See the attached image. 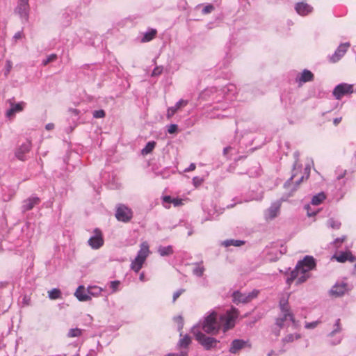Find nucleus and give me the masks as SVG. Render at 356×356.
I'll list each match as a JSON object with an SVG mask.
<instances>
[{
    "label": "nucleus",
    "instance_id": "2",
    "mask_svg": "<svg viewBox=\"0 0 356 356\" xmlns=\"http://www.w3.org/2000/svg\"><path fill=\"white\" fill-rule=\"evenodd\" d=\"M316 267V261L312 256H305L303 259L299 261L296 268L291 271L286 277V283L291 285L294 281L296 284L306 282L311 276V270Z\"/></svg>",
    "mask_w": 356,
    "mask_h": 356
},
{
    "label": "nucleus",
    "instance_id": "34",
    "mask_svg": "<svg viewBox=\"0 0 356 356\" xmlns=\"http://www.w3.org/2000/svg\"><path fill=\"white\" fill-rule=\"evenodd\" d=\"M233 300L234 302H243L245 301L244 298L239 291H235L233 293Z\"/></svg>",
    "mask_w": 356,
    "mask_h": 356
},
{
    "label": "nucleus",
    "instance_id": "38",
    "mask_svg": "<svg viewBox=\"0 0 356 356\" xmlns=\"http://www.w3.org/2000/svg\"><path fill=\"white\" fill-rule=\"evenodd\" d=\"M105 116V112L104 110H97L93 112V117L95 118H102Z\"/></svg>",
    "mask_w": 356,
    "mask_h": 356
},
{
    "label": "nucleus",
    "instance_id": "16",
    "mask_svg": "<svg viewBox=\"0 0 356 356\" xmlns=\"http://www.w3.org/2000/svg\"><path fill=\"white\" fill-rule=\"evenodd\" d=\"M295 9L299 15L302 16L307 15L312 11V7L304 2L298 3Z\"/></svg>",
    "mask_w": 356,
    "mask_h": 356
},
{
    "label": "nucleus",
    "instance_id": "47",
    "mask_svg": "<svg viewBox=\"0 0 356 356\" xmlns=\"http://www.w3.org/2000/svg\"><path fill=\"white\" fill-rule=\"evenodd\" d=\"M213 10L212 5H208L203 8V13L207 14L211 13Z\"/></svg>",
    "mask_w": 356,
    "mask_h": 356
},
{
    "label": "nucleus",
    "instance_id": "55",
    "mask_svg": "<svg viewBox=\"0 0 356 356\" xmlns=\"http://www.w3.org/2000/svg\"><path fill=\"white\" fill-rule=\"evenodd\" d=\"M341 121V118H334L333 120V123L334 125H337Z\"/></svg>",
    "mask_w": 356,
    "mask_h": 356
},
{
    "label": "nucleus",
    "instance_id": "6",
    "mask_svg": "<svg viewBox=\"0 0 356 356\" xmlns=\"http://www.w3.org/2000/svg\"><path fill=\"white\" fill-rule=\"evenodd\" d=\"M191 332L195 336V339L207 350L215 347L218 343L216 339L207 337L204 334L201 332L197 326L193 327Z\"/></svg>",
    "mask_w": 356,
    "mask_h": 356
},
{
    "label": "nucleus",
    "instance_id": "26",
    "mask_svg": "<svg viewBox=\"0 0 356 356\" xmlns=\"http://www.w3.org/2000/svg\"><path fill=\"white\" fill-rule=\"evenodd\" d=\"M156 146V142L149 141L147 143L145 147L141 150V154L143 155H147L151 153Z\"/></svg>",
    "mask_w": 356,
    "mask_h": 356
},
{
    "label": "nucleus",
    "instance_id": "49",
    "mask_svg": "<svg viewBox=\"0 0 356 356\" xmlns=\"http://www.w3.org/2000/svg\"><path fill=\"white\" fill-rule=\"evenodd\" d=\"M176 321L179 323V330H181L182 327H183V321H182V318L181 316H178L176 318Z\"/></svg>",
    "mask_w": 356,
    "mask_h": 356
},
{
    "label": "nucleus",
    "instance_id": "27",
    "mask_svg": "<svg viewBox=\"0 0 356 356\" xmlns=\"http://www.w3.org/2000/svg\"><path fill=\"white\" fill-rule=\"evenodd\" d=\"M158 252L160 254L161 256H168L172 254L173 250L172 248L170 245L168 246H160L158 249Z\"/></svg>",
    "mask_w": 356,
    "mask_h": 356
},
{
    "label": "nucleus",
    "instance_id": "22",
    "mask_svg": "<svg viewBox=\"0 0 356 356\" xmlns=\"http://www.w3.org/2000/svg\"><path fill=\"white\" fill-rule=\"evenodd\" d=\"M245 342L243 340L233 341L229 351L232 353H236L239 350L243 348Z\"/></svg>",
    "mask_w": 356,
    "mask_h": 356
},
{
    "label": "nucleus",
    "instance_id": "15",
    "mask_svg": "<svg viewBox=\"0 0 356 356\" xmlns=\"http://www.w3.org/2000/svg\"><path fill=\"white\" fill-rule=\"evenodd\" d=\"M187 104V100L180 99L174 106L168 108L166 114L168 119H170L179 109L186 106Z\"/></svg>",
    "mask_w": 356,
    "mask_h": 356
},
{
    "label": "nucleus",
    "instance_id": "40",
    "mask_svg": "<svg viewBox=\"0 0 356 356\" xmlns=\"http://www.w3.org/2000/svg\"><path fill=\"white\" fill-rule=\"evenodd\" d=\"M120 284V281L118 280L111 282L110 286L112 289L113 292H115L118 291Z\"/></svg>",
    "mask_w": 356,
    "mask_h": 356
},
{
    "label": "nucleus",
    "instance_id": "48",
    "mask_svg": "<svg viewBox=\"0 0 356 356\" xmlns=\"http://www.w3.org/2000/svg\"><path fill=\"white\" fill-rule=\"evenodd\" d=\"M172 203L175 206H179V205H181L183 204L182 202V200L181 199H178V198H174L172 199Z\"/></svg>",
    "mask_w": 356,
    "mask_h": 356
},
{
    "label": "nucleus",
    "instance_id": "61",
    "mask_svg": "<svg viewBox=\"0 0 356 356\" xmlns=\"http://www.w3.org/2000/svg\"><path fill=\"white\" fill-rule=\"evenodd\" d=\"M29 148H30V145L29 144V145L25 146L24 151L28 152L29 150Z\"/></svg>",
    "mask_w": 356,
    "mask_h": 356
},
{
    "label": "nucleus",
    "instance_id": "59",
    "mask_svg": "<svg viewBox=\"0 0 356 356\" xmlns=\"http://www.w3.org/2000/svg\"><path fill=\"white\" fill-rule=\"evenodd\" d=\"M193 180V182H194V184H195V185H196L197 183H198V184H200V180H199V179H198L197 177H194Z\"/></svg>",
    "mask_w": 356,
    "mask_h": 356
},
{
    "label": "nucleus",
    "instance_id": "17",
    "mask_svg": "<svg viewBox=\"0 0 356 356\" xmlns=\"http://www.w3.org/2000/svg\"><path fill=\"white\" fill-rule=\"evenodd\" d=\"M313 79L314 74L308 70H304L302 72L296 77V81L298 82L299 84L312 81Z\"/></svg>",
    "mask_w": 356,
    "mask_h": 356
},
{
    "label": "nucleus",
    "instance_id": "60",
    "mask_svg": "<svg viewBox=\"0 0 356 356\" xmlns=\"http://www.w3.org/2000/svg\"><path fill=\"white\" fill-rule=\"evenodd\" d=\"M139 278H140V280L144 281V278H145L144 274L141 273Z\"/></svg>",
    "mask_w": 356,
    "mask_h": 356
},
{
    "label": "nucleus",
    "instance_id": "4",
    "mask_svg": "<svg viewBox=\"0 0 356 356\" xmlns=\"http://www.w3.org/2000/svg\"><path fill=\"white\" fill-rule=\"evenodd\" d=\"M286 247L280 243H273L267 246L264 251L265 259L268 261H277L283 254L286 253Z\"/></svg>",
    "mask_w": 356,
    "mask_h": 356
},
{
    "label": "nucleus",
    "instance_id": "64",
    "mask_svg": "<svg viewBox=\"0 0 356 356\" xmlns=\"http://www.w3.org/2000/svg\"><path fill=\"white\" fill-rule=\"evenodd\" d=\"M354 272L356 273V264L355 265Z\"/></svg>",
    "mask_w": 356,
    "mask_h": 356
},
{
    "label": "nucleus",
    "instance_id": "57",
    "mask_svg": "<svg viewBox=\"0 0 356 356\" xmlns=\"http://www.w3.org/2000/svg\"><path fill=\"white\" fill-rule=\"evenodd\" d=\"M309 171H310V169L309 168H305V175H306V179L308 178L309 177Z\"/></svg>",
    "mask_w": 356,
    "mask_h": 356
},
{
    "label": "nucleus",
    "instance_id": "3",
    "mask_svg": "<svg viewBox=\"0 0 356 356\" xmlns=\"http://www.w3.org/2000/svg\"><path fill=\"white\" fill-rule=\"evenodd\" d=\"M149 253L150 251L148 243L147 241L143 242L140 245V250L138 252L136 257L131 264V268L138 273L142 268Z\"/></svg>",
    "mask_w": 356,
    "mask_h": 356
},
{
    "label": "nucleus",
    "instance_id": "51",
    "mask_svg": "<svg viewBox=\"0 0 356 356\" xmlns=\"http://www.w3.org/2000/svg\"><path fill=\"white\" fill-rule=\"evenodd\" d=\"M346 237L343 236L341 238H338L334 241L335 245H338L339 243H341L344 241Z\"/></svg>",
    "mask_w": 356,
    "mask_h": 356
},
{
    "label": "nucleus",
    "instance_id": "45",
    "mask_svg": "<svg viewBox=\"0 0 356 356\" xmlns=\"http://www.w3.org/2000/svg\"><path fill=\"white\" fill-rule=\"evenodd\" d=\"M184 289H179L174 293L173 294V302H175L176 300L181 296V294L184 292Z\"/></svg>",
    "mask_w": 356,
    "mask_h": 356
},
{
    "label": "nucleus",
    "instance_id": "29",
    "mask_svg": "<svg viewBox=\"0 0 356 356\" xmlns=\"http://www.w3.org/2000/svg\"><path fill=\"white\" fill-rule=\"evenodd\" d=\"M191 342V339L188 335H185L179 341V346L181 348H187Z\"/></svg>",
    "mask_w": 356,
    "mask_h": 356
},
{
    "label": "nucleus",
    "instance_id": "21",
    "mask_svg": "<svg viewBox=\"0 0 356 356\" xmlns=\"http://www.w3.org/2000/svg\"><path fill=\"white\" fill-rule=\"evenodd\" d=\"M296 163L294 165V169H293V173L291 176V177L290 178L289 180H288L286 184H284V186L287 188H290L291 187V185L293 183L296 184V186H298L302 181V180L304 179L305 178V175H301L300 177H298L297 179L294 180L296 177L297 176L296 175Z\"/></svg>",
    "mask_w": 356,
    "mask_h": 356
},
{
    "label": "nucleus",
    "instance_id": "18",
    "mask_svg": "<svg viewBox=\"0 0 356 356\" xmlns=\"http://www.w3.org/2000/svg\"><path fill=\"white\" fill-rule=\"evenodd\" d=\"M74 296L79 301H88L91 299L88 292H86L85 287L83 286H79L77 288L74 293Z\"/></svg>",
    "mask_w": 356,
    "mask_h": 356
},
{
    "label": "nucleus",
    "instance_id": "44",
    "mask_svg": "<svg viewBox=\"0 0 356 356\" xmlns=\"http://www.w3.org/2000/svg\"><path fill=\"white\" fill-rule=\"evenodd\" d=\"M339 322H340V320L337 319L336 321V323H335L336 328L330 333L331 337H333L335 333L340 331Z\"/></svg>",
    "mask_w": 356,
    "mask_h": 356
},
{
    "label": "nucleus",
    "instance_id": "28",
    "mask_svg": "<svg viewBox=\"0 0 356 356\" xmlns=\"http://www.w3.org/2000/svg\"><path fill=\"white\" fill-rule=\"evenodd\" d=\"M325 199V195L323 193H320L314 195L312 199V204L313 205L320 204Z\"/></svg>",
    "mask_w": 356,
    "mask_h": 356
},
{
    "label": "nucleus",
    "instance_id": "43",
    "mask_svg": "<svg viewBox=\"0 0 356 356\" xmlns=\"http://www.w3.org/2000/svg\"><path fill=\"white\" fill-rule=\"evenodd\" d=\"M177 131V125L172 124L168 127V131L169 134H175Z\"/></svg>",
    "mask_w": 356,
    "mask_h": 356
},
{
    "label": "nucleus",
    "instance_id": "56",
    "mask_svg": "<svg viewBox=\"0 0 356 356\" xmlns=\"http://www.w3.org/2000/svg\"><path fill=\"white\" fill-rule=\"evenodd\" d=\"M187 355V353L186 351H182L180 353V354L179 355H173V356H186Z\"/></svg>",
    "mask_w": 356,
    "mask_h": 356
},
{
    "label": "nucleus",
    "instance_id": "9",
    "mask_svg": "<svg viewBox=\"0 0 356 356\" xmlns=\"http://www.w3.org/2000/svg\"><path fill=\"white\" fill-rule=\"evenodd\" d=\"M353 92V85L348 83H340L334 88L333 90V95L337 99H341L343 96L352 93Z\"/></svg>",
    "mask_w": 356,
    "mask_h": 356
},
{
    "label": "nucleus",
    "instance_id": "8",
    "mask_svg": "<svg viewBox=\"0 0 356 356\" xmlns=\"http://www.w3.org/2000/svg\"><path fill=\"white\" fill-rule=\"evenodd\" d=\"M94 235L92 236L88 240V245L92 249H99L104 245V238L102 231L96 228L94 230Z\"/></svg>",
    "mask_w": 356,
    "mask_h": 356
},
{
    "label": "nucleus",
    "instance_id": "58",
    "mask_svg": "<svg viewBox=\"0 0 356 356\" xmlns=\"http://www.w3.org/2000/svg\"><path fill=\"white\" fill-rule=\"evenodd\" d=\"M340 341H341V339L339 338V339H336V340H334V341H332L331 343H332V344H333V345H337V344L339 343H340Z\"/></svg>",
    "mask_w": 356,
    "mask_h": 356
},
{
    "label": "nucleus",
    "instance_id": "46",
    "mask_svg": "<svg viewBox=\"0 0 356 356\" xmlns=\"http://www.w3.org/2000/svg\"><path fill=\"white\" fill-rule=\"evenodd\" d=\"M318 321H314V322H312V323H308L305 325V327L307 328V329H313L314 327H316L318 325Z\"/></svg>",
    "mask_w": 356,
    "mask_h": 356
},
{
    "label": "nucleus",
    "instance_id": "13",
    "mask_svg": "<svg viewBox=\"0 0 356 356\" xmlns=\"http://www.w3.org/2000/svg\"><path fill=\"white\" fill-rule=\"evenodd\" d=\"M280 206L281 203L280 201L273 202L265 213L266 218L271 220L275 218L280 212Z\"/></svg>",
    "mask_w": 356,
    "mask_h": 356
},
{
    "label": "nucleus",
    "instance_id": "23",
    "mask_svg": "<svg viewBox=\"0 0 356 356\" xmlns=\"http://www.w3.org/2000/svg\"><path fill=\"white\" fill-rule=\"evenodd\" d=\"M156 33H157V31L156 29L149 30V31L146 32L144 34L143 38L141 39V42H147L151 41L152 40H153L155 38Z\"/></svg>",
    "mask_w": 356,
    "mask_h": 356
},
{
    "label": "nucleus",
    "instance_id": "52",
    "mask_svg": "<svg viewBox=\"0 0 356 356\" xmlns=\"http://www.w3.org/2000/svg\"><path fill=\"white\" fill-rule=\"evenodd\" d=\"M172 199L170 196L166 195L163 197V201L167 203H172Z\"/></svg>",
    "mask_w": 356,
    "mask_h": 356
},
{
    "label": "nucleus",
    "instance_id": "63",
    "mask_svg": "<svg viewBox=\"0 0 356 356\" xmlns=\"http://www.w3.org/2000/svg\"><path fill=\"white\" fill-rule=\"evenodd\" d=\"M73 112H74L76 114H77V113H78V111H77V110H76V109H74V110L73 111Z\"/></svg>",
    "mask_w": 356,
    "mask_h": 356
},
{
    "label": "nucleus",
    "instance_id": "25",
    "mask_svg": "<svg viewBox=\"0 0 356 356\" xmlns=\"http://www.w3.org/2000/svg\"><path fill=\"white\" fill-rule=\"evenodd\" d=\"M87 291L90 296H99L101 294L103 289L97 286H88Z\"/></svg>",
    "mask_w": 356,
    "mask_h": 356
},
{
    "label": "nucleus",
    "instance_id": "10",
    "mask_svg": "<svg viewBox=\"0 0 356 356\" xmlns=\"http://www.w3.org/2000/svg\"><path fill=\"white\" fill-rule=\"evenodd\" d=\"M8 102L10 104V108L6 111V116L9 119H12L16 113L22 111L26 106V103L24 102L15 104L11 99H9Z\"/></svg>",
    "mask_w": 356,
    "mask_h": 356
},
{
    "label": "nucleus",
    "instance_id": "41",
    "mask_svg": "<svg viewBox=\"0 0 356 356\" xmlns=\"http://www.w3.org/2000/svg\"><path fill=\"white\" fill-rule=\"evenodd\" d=\"M162 72H163V67L157 66L153 70V71L152 72V76H159L162 73Z\"/></svg>",
    "mask_w": 356,
    "mask_h": 356
},
{
    "label": "nucleus",
    "instance_id": "5",
    "mask_svg": "<svg viewBox=\"0 0 356 356\" xmlns=\"http://www.w3.org/2000/svg\"><path fill=\"white\" fill-rule=\"evenodd\" d=\"M280 307L282 312V316L279 317L276 320V324L282 327L286 325L289 322H293V316L289 311V307L288 305V300L282 298L280 300Z\"/></svg>",
    "mask_w": 356,
    "mask_h": 356
},
{
    "label": "nucleus",
    "instance_id": "54",
    "mask_svg": "<svg viewBox=\"0 0 356 356\" xmlns=\"http://www.w3.org/2000/svg\"><path fill=\"white\" fill-rule=\"evenodd\" d=\"M195 169V164L191 163L188 168L185 170L186 172L193 171Z\"/></svg>",
    "mask_w": 356,
    "mask_h": 356
},
{
    "label": "nucleus",
    "instance_id": "32",
    "mask_svg": "<svg viewBox=\"0 0 356 356\" xmlns=\"http://www.w3.org/2000/svg\"><path fill=\"white\" fill-rule=\"evenodd\" d=\"M60 297V291L59 289H53L49 291V298L52 300L58 299Z\"/></svg>",
    "mask_w": 356,
    "mask_h": 356
},
{
    "label": "nucleus",
    "instance_id": "33",
    "mask_svg": "<svg viewBox=\"0 0 356 356\" xmlns=\"http://www.w3.org/2000/svg\"><path fill=\"white\" fill-rule=\"evenodd\" d=\"M327 225L332 229H339L341 226V222L338 220H336L333 218H330L327 220Z\"/></svg>",
    "mask_w": 356,
    "mask_h": 356
},
{
    "label": "nucleus",
    "instance_id": "12",
    "mask_svg": "<svg viewBox=\"0 0 356 356\" xmlns=\"http://www.w3.org/2000/svg\"><path fill=\"white\" fill-rule=\"evenodd\" d=\"M349 47V42L341 44L335 51L334 54L331 56V61L335 63L340 60L341 58H342L345 53L347 51Z\"/></svg>",
    "mask_w": 356,
    "mask_h": 356
},
{
    "label": "nucleus",
    "instance_id": "7",
    "mask_svg": "<svg viewBox=\"0 0 356 356\" xmlns=\"http://www.w3.org/2000/svg\"><path fill=\"white\" fill-rule=\"evenodd\" d=\"M133 216V213L130 209L124 204H119L117 207L115 217L119 221L124 222H129Z\"/></svg>",
    "mask_w": 356,
    "mask_h": 356
},
{
    "label": "nucleus",
    "instance_id": "30",
    "mask_svg": "<svg viewBox=\"0 0 356 356\" xmlns=\"http://www.w3.org/2000/svg\"><path fill=\"white\" fill-rule=\"evenodd\" d=\"M82 334L81 330L79 328H72L69 330V332L67 334V337L72 338V337H77L81 336Z\"/></svg>",
    "mask_w": 356,
    "mask_h": 356
},
{
    "label": "nucleus",
    "instance_id": "53",
    "mask_svg": "<svg viewBox=\"0 0 356 356\" xmlns=\"http://www.w3.org/2000/svg\"><path fill=\"white\" fill-rule=\"evenodd\" d=\"M45 129L47 131H51L54 129V124L53 123H48L47 124H46Z\"/></svg>",
    "mask_w": 356,
    "mask_h": 356
},
{
    "label": "nucleus",
    "instance_id": "62",
    "mask_svg": "<svg viewBox=\"0 0 356 356\" xmlns=\"http://www.w3.org/2000/svg\"><path fill=\"white\" fill-rule=\"evenodd\" d=\"M274 355H275V353L273 351H271L270 353H268V356H273Z\"/></svg>",
    "mask_w": 356,
    "mask_h": 356
},
{
    "label": "nucleus",
    "instance_id": "1",
    "mask_svg": "<svg viewBox=\"0 0 356 356\" xmlns=\"http://www.w3.org/2000/svg\"><path fill=\"white\" fill-rule=\"evenodd\" d=\"M238 314V311L232 308L218 319L216 313L212 312L204 320L202 330L209 334H216L220 329L226 332L234 326Z\"/></svg>",
    "mask_w": 356,
    "mask_h": 356
},
{
    "label": "nucleus",
    "instance_id": "39",
    "mask_svg": "<svg viewBox=\"0 0 356 356\" xmlns=\"http://www.w3.org/2000/svg\"><path fill=\"white\" fill-rule=\"evenodd\" d=\"M262 198V191L261 188L259 189V191L254 195H250V200H259Z\"/></svg>",
    "mask_w": 356,
    "mask_h": 356
},
{
    "label": "nucleus",
    "instance_id": "19",
    "mask_svg": "<svg viewBox=\"0 0 356 356\" xmlns=\"http://www.w3.org/2000/svg\"><path fill=\"white\" fill-rule=\"evenodd\" d=\"M334 257L339 262H345L346 261L353 262L356 260L355 257L350 252H341L338 255L334 256Z\"/></svg>",
    "mask_w": 356,
    "mask_h": 356
},
{
    "label": "nucleus",
    "instance_id": "37",
    "mask_svg": "<svg viewBox=\"0 0 356 356\" xmlns=\"http://www.w3.org/2000/svg\"><path fill=\"white\" fill-rule=\"evenodd\" d=\"M56 58H57V56L56 54H54L49 55L47 58V59L43 60V65H46L48 63H51L52 61H54L56 59Z\"/></svg>",
    "mask_w": 356,
    "mask_h": 356
},
{
    "label": "nucleus",
    "instance_id": "11",
    "mask_svg": "<svg viewBox=\"0 0 356 356\" xmlns=\"http://www.w3.org/2000/svg\"><path fill=\"white\" fill-rule=\"evenodd\" d=\"M15 12L20 17L27 19L29 13V0H19Z\"/></svg>",
    "mask_w": 356,
    "mask_h": 356
},
{
    "label": "nucleus",
    "instance_id": "50",
    "mask_svg": "<svg viewBox=\"0 0 356 356\" xmlns=\"http://www.w3.org/2000/svg\"><path fill=\"white\" fill-rule=\"evenodd\" d=\"M23 37V33L22 31H18L17 33H16L14 35V39L15 40H19V39H22Z\"/></svg>",
    "mask_w": 356,
    "mask_h": 356
},
{
    "label": "nucleus",
    "instance_id": "36",
    "mask_svg": "<svg viewBox=\"0 0 356 356\" xmlns=\"http://www.w3.org/2000/svg\"><path fill=\"white\" fill-rule=\"evenodd\" d=\"M12 68H13L12 61L10 60H7L6 61L5 72H4V75L6 76H7L10 74Z\"/></svg>",
    "mask_w": 356,
    "mask_h": 356
},
{
    "label": "nucleus",
    "instance_id": "35",
    "mask_svg": "<svg viewBox=\"0 0 356 356\" xmlns=\"http://www.w3.org/2000/svg\"><path fill=\"white\" fill-rule=\"evenodd\" d=\"M300 338V335L298 334H288L287 336H286L284 337V339H283L284 342H292L294 340H296Z\"/></svg>",
    "mask_w": 356,
    "mask_h": 356
},
{
    "label": "nucleus",
    "instance_id": "20",
    "mask_svg": "<svg viewBox=\"0 0 356 356\" xmlns=\"http://www.w3.org/2000/svg\"><path fill=\"white\" fill-rule=\"evenodd\" d=\"M40 199L37 197H32L24 202L23 209L24 211L32 209L35 205L38 204Z\"/></svg>",
    "mask_w": 356,
    "mask_h": 356
},
{
    "label": "nucleus",
    "instance_id": "31",
    "mask_svg": "<svg viewBox=\"0 0 356 356\" xmlns=\"http://www.w3.org/2000/svg\"><path fill=\"white\" fill-rule=\"evenodd\" d=\"M193 272L194 275L198 277H201L204 272V268L202 266L201 264H197L196 267L193 269Z\"/></svg>",
    "mask_w": 356,
    "mask_h": 356
},
{
    "label": "nucleus",
    "instance_id": "42",
    "mask_svg": "<svg viewBox=\"0 0 356 356\" xmlns=\"http://www.w3.org/2000/svg\"><path fill=\"white\" fill-rule=\"evenodd\" d=\"M258 293H259V290H257V289L252 290V292L251 293H250L248 295V296H246V302L248 301V300H251V299L257 297Z\"/></svg>",
    "mask_w": 356,
    "mask_h": 356
},
{
    "label": "nucleus",
    "instance_id": "24",
    "mask_svg": "<svg viewBox=\"0 0 356 356\" xmlns=\"http://www.w3.org/2000/svg\"><path fill=\"white\" fill-rule=\"evenodd\" d=\"M244 243L245 242L243 241L234 239L225 240L221 243V244L225 247H229L230 245L238 247L243 245Z\"/></svg>",
    "mask_w": 356,
    "mask_h": 356
},
{
    "label": "nucleus",
    "instance_id": "14",
    "mask_svg": "<svg viewBox=\"0 0 356 356\" xmlns=\"http://www.w3.org/2000/svg\"><path fill=\"white\" fill-rule=\"evenodd\" d=\"M347 284L344 282L337 283L330 290V293L336 296H341L348 290Z\"/></svg>",
    "mask_w": 356,
    "mask_h": 356
}]
</instances>
